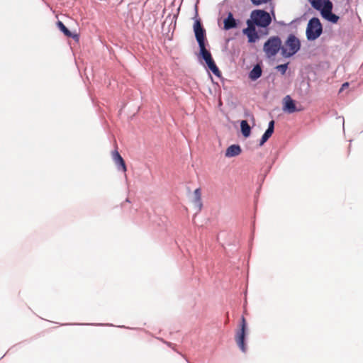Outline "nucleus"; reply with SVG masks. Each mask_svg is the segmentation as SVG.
I'll return each mask as SVG.
<instances>
[{"label": "nucleus", "mask_w": 363, "mask_h": 363, "mask_svg": "<svg viewBox=\"0 0 363 363\" xmlns=\"http://www.w3.org/2000/svg\"><path fill=\"white\" fill-rule=\"evenodd\" d=\"M246 328V321L245 318L242 317L241 319L240 328L236 332L235 334V341L240 350L243 352L247 351V347L245 344Z\"/></svg>", "instance_id": "6"}, {"label": "nucleus", "mask_w": 363, "mask_h": 363, "mask_svg": "<svg viewBox=\"0 0 363 363\" xmlns=\"http://www.w3.org/2000/svg\"><path fill=\"white\" fill-rule=\"evenodd\" d=\"M247 27L242 30L244 35H246L248 38L249 43H255L259 39V35L256 31L255 26L250 24V23H246Z\"/></svg>", "instance_id": "9"}, {"label": "nucleus", "mask_w": 363, "mask_h": 363, "mask_svg": "<svg viewBox=\"0 0 363 363\" xmlns=\"http://www.w3.org/2000/svg\"><path fill=\"white\" fill-rule=\"evenodd\" d=\"M113 160L114 161L116 165L118 170H122L123 172L126 171V166L125 162L122 157L120 155L118 151L113 152L112 154Z\"/></svg>", "instance_id": "11"}, {"label": "nucleus", "mask_w": 363, "mask_h": 363, "mask_svg": "<svg viewBox=\"0 0 363 363\" xmlns=\"http://www.w3.org/2000/svg\"><path fill=\"white\" fill-rule=\"evenodd\" d=\"M241 147L239 145H232L227 148L225 157H233L238 156L241 153Z\"/></svg>", "instance_id": "12"}, {"label": "nucleus", "mask_w": 363, "mask_h": 363, "mask_svg": "<svg viewBox=\"0 0 363 363\" xmlns=\"http://www.w3.org/2000/svg\"><path fill=\"white\" fill-rule=\"evenodd\" d=\"M194 31L196 41L198 42L199 46L205 45L206 41V30L203 28L201 21L196 19L194 24Z\"/></svg>", "instance_id": "7"}, {"label": "nucleus", "mask_w": 363, "mask_h": 363, "mask_svg": "<svg viewBox=\"0 0 363 363\" xmlns=\"http://www.w3.org/2000/svg\"><path fill=\"white\" fill-rule=\"evenodd\" d=\"M262 73V67L259 65H256L249 73V77L251 80L255 81L259 79Z\"/></svg>", "instance_id": "13"}, {"label": "nucleus", "mask_w": 363, "mask_h": 363, "mask_svg": "<svg viewBox=\"0 0 363 363\" xmlns=\"http://www.w3.org/2000/svg\"><path fill=\"white\" fill-rule=\"evenodd\" d=\"M267 130H272L274 132V121H269V123L268 124Z\"/></svg>", "instance_id": "23"}, {"label": "nucleus", "mask_w": 363, "mask_h": 363, "mask_svg": "<svg viewBox=\"0 0 363 363\" xmlns=\"http://www.w3.org/2000/svg\"><path fill=\"white\" fill-rule=\"evenodd\" d=\"M200 55L202 59L206 62L208 69L216 75L219 77L220 74V70L216 66L213 59L212 58L210 51L206 50V45L199 46Z\"/></svg>", "instance_id": "5"}, {"label": "nucleus", "mask_w": 363, "mask_h": 363, "mask_svg": "<svg viewBox=\"0 0 363 363\" xmlns=\"http://www.w3.org/2000/svg\"><path fill=\"white\" fill-rule=\"evenodd\" d=\"M323 33V26L319 20L316 17H313L308 21L306 35L307 40L313 41L318 38Z\"/></svg>", "instance_id": "3"}, {"label": "nucleus", "mask_w": 363, "mask_h": 363, "mask_svg": "<svg viewBox=\"0 0 363 363\" xmlns=\"http://www.w3.org/2000/svg\"><path fill=\"white\" fill-rule=\"evenodd\" d=\"M322 16L325 19H326L327 21H328L333 23H337L339 20V16H337L336 14L333 13L332 11L328 12L326 13H323Z\"/></svg>", "instance_id": "16"}, {"label": "nucleus", "mask_w": 363, "mask_h": 363, "mask_svg": "<svg viewBox=\"0 0 363 363\" xmlns=\"http://www.w3.org/2000/svg\"><path fill=\"white\" fill-rule=\"evenodd\" d=\"M348 86H349V83L345 82L344 84H342V85L340 89V91H342L345 89L347 88Z\"/></svg>", "instance_id": "24"}, {"label": "nucleus", "mask_w": 363, "mask_h": 363, "mask_svg": "<svg viewBox=\"0 0 363 363\" xmlns=\"http://www.w3.org/2000/svg\"><path fill=\"white\" fill-rule=\"evenodd\" d=\"M288 63L279 65L276 67V69L281 72V74H284L288 69Z\"/></svg>", "instance_id": "21"}, {"label": "nucleus", "mask_w": 363, "mask_h": 363, "mask_svg": "<svg viewBox=\"0 0 363 363\" xmlns=\"http://www.w3.org/2000/svg\"><path fill=\"white\" fill-rule=\"evenodd\" d=\"M238 27V20L235 19L231 12L228 13L227 17L223 21V28L225 30H230Z\"/></svg>", "instance_id": "10"}, {"label": "nucleus", "mask_w": 363, "mask_h": 363, "mask_svg": "<svg viewBox=\"0 0 363 363\" xmlns=\"http://www.w3.org/2000/svg\"><path fill=\"white\" fill-rule=\"evenodd\" d=\"M283 104V111L288 113H293L301 110V108H296L295 101L291 98L289 95H287L284 98Z\"/></svg>", "instance_id": "8"}, {"label": "nucleus", "mask_w": 363, "mask_h": 363, "mask_svg": "<svg viewBox=\"0 0 363 363\" xmlns=\"http://www.w3.org/2000/svg\"><path fill=\"white\" fill-rule=\"evenodd\" d=\"M272 22L269 13L264 10H254L250 13V18L246 23H250L254 26L267 28Z\"/></svg>", "instance_id": "1"}, {"label": "nucleus", "mask_w": 363, "mask_h": 363, "mask_svg": "<svg viewBox=\"0 0 363 363\" xmlns=\"http://www.w3.org/2000/svg\"><path fill=\"white\" fill-rule=\"evenodd\" d=\"M311 6L316 10H320L324 4V0H308Z\"/></svg>", "instance_id": "19"}, {"label": "nucleus", "mask_w": 363, "mask_h": 363, "mask_svg": "<svg viewBox=\"0 0 363 363\" xmlns=\"http://www.w3.org/2000/svg\"><path fill=\"white\" fill-rule=\"evenodd\" d=\"M281 40L278 36L269 38L264 44L263 50L269 58L274 57L279 50L281 51Z\"/></svg>", "instance_id": "4"}, {"label": "nucleus", "mask_w": 363, "mask_h": 363, "mask_svg": "<svg viewBox=\"0 0 363 363\" xmlns=\"http://www.w3.org/2000/svg\"><path fill=\"white\" fill-rule=\"evenodd\" d=\"M273 133H274L273 131L267 129L259 141V145L260 146L263 145L268 140V139L272 136Z\"/></svg>", "instance_id": "18"}, {"label": "nucleus", "mask_w": 363, "mask_h": 363, "mask_svg": "<svg viewBox=\"0 0 363 363\" xmlns=\"http://www.w3.org/2000/svg\"><path fill=\"white\" fill-rule=\"evenodd\" d=\"M57 28L64 33L65 36L72 38L76 40L78 39V35L77 34H73L72 33H71L62 21H58L57 22Z\"/></svg>", "instance_id": "14"}, {"label": "nucleus", "mask_w": 363, "mask_h": 363, "mask_svg": "<svg viewBox=\"0 0 363 363\" xmlns=\"http://www.w3.org/2000/svg\"><path fill=\"white\" fill-rule=\"evenodd\" d=\"M193 203L196 212H199L203 206L201 199H194Z\"/></svg>", "instance_id": "20"}, {"label": "nucleus", "mask_w": 363, "mask_h": 363, "mask_svg": "<svg viewBox=\"0 0 363 363\" xmlns=\"http://www.w3.org/2000/svg\"><path fill=\"white\" fill-rule=\"evenodd\" d=\"M301 48V43L294 35L290 34L285 42V46L281 48V55L288 58L294 55Z\"/></svg>", "instance_id": "2"}, {"label": "nucleus", "mask_w": 363, "mask_h": 363, "mask_svg": "<svg viewBox=\"0 0 363 363\" xmlns=\"http://www.w3.org/2000/svg\"><path fill=\"white\" fill-rule=\"evenodd\" d=\"M333 9V4L330 0H324V4L323 7L321 8L320 13L321 15L323 13H326L328 12H331Z\"/></svg>", "instance_id": "17"}, {"label": "nucleus", "mask_w": 363, "mask_h": 363, "mask_svg": "<svg viewBox=\"0 0 363 363\" xmlns=\"http://www.w3.org/2000/svg\"><path fill=\"white\" fill-rule=\"evenodd\" d=\"M240 128L244 137L247 138L250 135L251 128L247 121L243 120L240 122Z\"/></svg>", "instance_id": "15"}, {"label": "nucleus", "mask_w": 363, "mask_h": 363, "mask_svg": "<svg viewBox=\"0 0 363 363\" xmlns=\"http://www.w3.org/2000/svg\"><path fill=\"white\" fill-rule=\"evenodd\" d=\"M194 199H201V193L200 189H196L194 191Z\"/></svg>", "instance_id": "22"}]
</instances>
